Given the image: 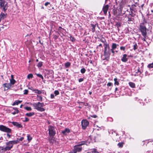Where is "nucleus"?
<instances>
[{
    "label": "nucleus",
    "instance_id": "1",
    "mask_svg": "<svg viewBox=\"0 0 153 153\" xmlns=\"http://www.w3.org/2000/svg\"><path fill=\"white\" fill-rule=\"evenodd\" d=\"M33 105L34 108L39 111L43 112L45 110V109L42 108L45 106L43 102L40 103L39 102L37 103H34Z\"/></svg>",
    "mask_w": 153,
    "mask_h": 153
},
{
    "label": "nucleus",
    "instance_id": "2",
    "mask_svg": "<svg viewBox=\"0 0 153 153\" xmlns=\"http://www.w3.org/2000/svg\"><path fill=\"white\" fill-rule=\"evenodd\" d=\"M104 55L105 58L108 57L111 54V50L108 44H105Z\"/></svg>",
    "mask_w": 153,
    "mask_h": 153
},
{
    "label": "nucleus",
    "instance_id": "3",
    "mask_svg": "<svg viewBox=\"0 0 153 153\" xmlns=\"http://www.w3.org/2000/svg\"><path fill=\"white\" fill-rule=\"evenodd\" d=\"M139 29L141 32L142 36L145 38L147 35L146 28V27L140 24Z\"/></svg>",
    "mask_w": 153,
    "mask_h": 153
},
{
    "label": "nucleus",
    "instance_id": "4",
    "mask_svg": "<svg viewBox=\"0 0 153 153\" xmlns=\"http://www.w3.org/2000/svg\"><path fill=\"white\" fill-rule=\"evenodd\" d=\"M0 6L4 12H5L8 8L7 3L4 0H0Z\"/></svg>",
    "mask_w": 153,
    "mask_h": 153
},
{
    "label": "nucleus",
    "instance_id": "5",
    "mask_svg": "<svg viewBox=\"0 0 153 153\" xmlns=\"http://www.w3.org/2000/svg\"><path fill=\"white\" fill-rule=\"evenodd\" d=\"M49 133L50 136L51 137L53 136L55 134V131L54 127L52 126H48Z\"/></svg>",
    "mask_w": 153,
    "mask_h": 153
},
{
    "label": "nucleus",
    "instance_id": "6",
    "mask_svg": "<svg viewBox=\"0 0 153 153\" xmlns=\"http://www.w3.org/2000/svg\"><path fill=\"white\" fill-rule=\"evenodd\" d=\"M0 130L2 131L7 133L11 132V130L2 125H0Z\"/></svg>",
    "mask_w": 153,
    "mask_h": 153
},
{
    "label": "nucleus",
    "instance_id": "7",
    "mask_svg": "<svg viewBox=\"0 0 153 153\" xmlns=\"http://www.w3.org/2000/svg\"><path fill=\"white\" fill-rule=\"evenodd\" d=\"M82 128L83 129H85L86 127L89 124V122L86 120H82L81 122Z\"/></svg>",
    "mask_w": 153,
    "mask_h": 153
},
{
    "label": "nucleus",
    "instance_id": "8",
    "mask_svg": "<svg viewBox=\"0 0 153 153\" xmlns=\"http://www.w3.org/2000/svg\"><path fill=\"white\" fill-rule=\"evenodd\" d=\"M4 90H7L11 87V85L9 83H5L3 85Z\"/></svg>",
    "mask_w": 153,
    "mask_h": 153
},
{
    "label": "nucleus",
    "instance_id": "9",
    "mask_svg": "<svg viewBox=\"0 0 153 153\" xmlns=\"http://www.w3.org/2000/svg\"><path fill=\"white\" fill-rule=\"evenodd\" d=\"M82 149V148L81 147H78L77 146H75L74 147V150L75 153H76L77 152H81Z\"/></svg>",
    "mask_w": 153,
    "mask_h": 153
},
{
    "label": "nucleus",
    "instance_id": "10",
    "mask_svg": "<svg viewBox=\"0 0 153 153\" xmlns=\"http://www.w3.org/2000/svg\"><path fill=\"white\" fill-rule=\"evenodd\" d=\"M109 6L107 4L103 6L102 10L103 11L105 15L107 14V10L108 9Z\"/></svg>",
    "mask_w": 153,
    "mask_h": 153
},
{
    "label": "nucleus",
    "instance_id": "11",
    "mask_svg": "<svg viewBox=\"0 0 153 153\" xmlns=\"http://www.w3.org/2000/svg\"><path fill=\"white\" fill-rule=\"evenodd\" d=\"M70 132V130L68 128H65L64 130L62 131V133L64 135H66Z\"/></svg>",
    "mask_w": 153,
    "mask_h": 153
},
{
    "label": "nucleus",
    "instance_id": "12",
    "mask_svg": "<svg viewBox=\"0 0 153 153\" xmlns=\"http://www.w3.org/2000/svg\"><path fill=\"white\" fill-rule=\"evenodd\" d=\"M7 14H5L2 12H1L0 14V22L2 20L4 19L6 17Z\"/></svg>",
    "mask_w": 153,
    "mask_h": 153
},
{
    "label": "nucleus",
    "instance_id": "13",
    "mask_svg": "<svg viewBox=\"0 0 153 153\" xmlns=\"http://www.w3.org/2000/svg\"><path fill=\"white\" fill-rule=\"evenodd\" d=\"M12 123L14 126H16L19 128L22 127V126L20 123L16 122H12Z\"/></svg>",
    "mask_w": 153,
    "mask_h": 153
},
{
    "label": "nucleus",
    "instance_id": "14",
    "mask_svg": "<svg viewBox=\"0 0 153 153\" xmlns=\"http://www.w3.org/2000/svg\"><path fill=\"white\" fill-rule=\"evenodd\" d=\"M127 56V55L126 54H124L123 55L122 58L121 59L123 62H126L127 61L128 59L126 58Z\"/></svg>",
    "mask_w": 153,
    "mask_h": 153
},
{
    "label": "nucleus",
    "instance_id": "15",
    "mask_svg": "<svg viewBox=\"0 0 153 153\" xmlns=\"http://www.w3.org/2000/svg\"><path fill=\"white\" fill-rule=\"evenodd\" d=\"M6 144L7 145L6 147L8 148L7 149L9 150H10L13 147V146L12 144L10 143V141L7 142Z\"/></svg>",
    "mask_w": 153,
    "mask_h": 153
},
{
    "label": "nucleus",
    "instance_id": "16",
    "mask_svg": "<svg viewBox=\"0 0 153 153\" xmlns=\"http://www.w3.org/2000/svg\"><path fill=\"white\" fill-rule=\"evenodd\" d=\"M10 84L13 85L15 83L16 81L13 79V76L11 75V78L10 79Z\"/></svg>",
    "mask_w": 153,
    "mask_h": 153
},
{
    "label": "nucleus",
    "instance_id": "17",
    "mask_svg": "<svg viewBox=\"0 0 153 153\" xmlns=\"http://www.w3.org/2000/svg\"><path fill=\"white\" fill-rule=\"evenodd\" d=\"M9 141L10 143L11 144H12V145L13 146V144H16L18 143V140H15L10 141Z\"/></svg>",
    "mask_w": 153,
    "mask_h": 153
},
{
    "label": "nucleus",
    "instance_id": "18",
    "mask_svg": "<svg viewBox=\"0 0 153 153\" xmlns=\"http://www.w3.org/2000/svg\"><path fill=\"white\" fill-rule=\"evenodd\" d=\"M22 102V101H20V100H16L15 101L13 104L12 105H18L19 104L21 103Z\"/></svg>",
    "mask_w": 153,
    "mask_h": 153
},
{
    "label": "nucleus",
    "instance_id": "19",
    "mask_svg": "<svg viewBox=\"0 0 153 153\" xmlns=\"http://www.w3.org/2000/svg\"><path fill=\"white\" fill-rule=\"evenodd\" d=\"M34 114V113L33 112H30L29 113H27L26 114V115L27 116L30 117L33 116Z\"/></svg>",
    "mask_w": 153,
    "mask_h": 153
},
{
    "label": "nucleus",
    "instance_id": "20",
    "mask_svg": "<svg viewBox=\"0 0 153 153\" xmlns=\"http://www.w3.org/2000/svg\"><path fill=\"white\" fill-rule=\"evenodd\" d=\"M7 148H8L6 146L5 147H3L1 146L0 147V149L4 152L6 151L7 150H9Z\"/></svg>",
    "mask_w": 153,
    "mask_h": 153
},
{
    "label": "nucleus",
    "instance_id": "21",
    "mask_svg": "<svg viewBox=\"0 0 153 153\" xmlns=\"http://www.w3.org/2000/svg\"><path fill=\"white\" fill-rule=\"evenodd\" d=\"M91 25L92 27V32H94L95 30V28L96 27V25H94L93 24H91Z\"/></svg>",
    "mask_w": 153,
    "mask_h": 153
},
{
    "label": "nucleus",
    "instance_id": "22",
    "mask_svg": "<svg viewBox=\"0 0 153 153\" xmlns=\"http://www.w3.org/2000/svg\"><path fill=\"white\" fill-rule=\"evenodd\" d=\"M114 84L115 85H119V82L117 81V78H115L114 79Z\"/></svg>",
    "mask_w": 153,
    "mask_h": 153
},
{
    "label": "nucleus",
    "instance_id": "23",
    "mask_svg": "<svg viewBox=\"0 0 153 153\" xmlns=\"http://www.w3.org/2000/svg\"><path fill=\"white\" fill-rule=\"evenodd\" d=\"M33 91H34L35 93H37L39 94H41L42 93V91L40 90H39L37 89H35L33 90Z\"/></svg>",
    "mask_w": 153,
    "mask_h": 153
},
{
    "label": "nucleus",
    "instance_id": "24",
    "mask_svg": "<svg viewBox=\"0 0 153 153\" xmlns=\"http://www.w3.org/2000/svg\"><path fill=\"white\" fill-rule=\"evenodd\" d=\"M117 45L115 43H113L112 45V50H114L117 48Z\"/></svg>",
    "mask_w": 153,
    "mask_h": 153
},
{
    "label": "nucleus",
    "instance_id": "25",
    "mask_svg": "<svg viewBox=\"0 0 153 153\" xmlns=\"http://www.w3.org/2000/svg\"><path fill=\"white\" fill-rule=\"evenodd\" d=\"M13 109H14L15 110V111H14V112H13L12 113V114H13V115L15 114H16V113H18L19 112V111L17 109V108H13Z\"/></svg>",
    "mask_w": 153,
    "mask_h": 153
},
{
    "label": "nucleus",
    "instance_id": "26",
    "mask_svg": "<svg viewBox=\"0 0 153 153\" xmlns=\"http://www.w3.org/2000/svg\"><path fill=\"white\" fill-rule=\"evenodd\" d=\"M36 75L39 77L41 78L42 80L44 78L43 76L41 74H38L36 73H35Z\"/></svg>",
    "mask_w": 153,
    "mask_h": 153
},
{
    "label": "nucleus",
    "instance_id": "27",
    "mask_svg": "<svg viewBox=\"0 0 153 153\" xmlns=\"http://www.w3.org/2000/svg\"><path fill=\"white\" fill-rule=\"evenodd\" d=\"M129 85L132 88H134L135 86V84L133 82H130L129 83Z\"/></svg>",
    "mask_w": 153,
    "mask_h": 153
},
{
    "label": "nucleus",
    "instance_id": "28",
    "mask_svg": "<svg viewBox=\"0 0 153 153\" xmlns=\"http://www.w3.org/2000/svg\"><path fill=\"white\" fill-rule=\"evenodd\" d=\"M33 77V75L32 74H30L28 75L27 76V78L28 79L30 78H32Z\"/></svg>",
    "mask_w": 153,
    "mask_h": 153
},
{
    "label": "nucleus",
    "instance_id": "29",
    "mask_svg": "<svg viewBox=\"0 0 153 153\" xmlns=\"http://www.w3.org/2000/svg\"><path fill=\"white\" fill-rule=\"evenodd\" d=\"M70 65V63L69 62H67L65 64V66L66 68L68 67Z\"/></svg>",
    "mask_w": 153,
    "mask_h": 153
},
{
    "label": "nucleus",
    "instance_id": "30",
    "mask_svg": "<svg viewBox=\"0 0 153 153\" xmlns=\"http://www.w3.org/2000/svg\"><path fill=\"white\" fill-rule=\"evenodd\" d=\"M128 21L129 22L130 21H133V20L134 19L132 18H131L129 16H128Z\"/></svg>",
    "mask_w": 153,
    "mask_h": 153
},
{
    "label": "nucleus",
    "instance_id": "31",
    "mask_svg": "<svg viewBox=\"0 0 153 153\" xmlns=\"http://www.w3.org/2000/svg\"><path fill=\"white\" fill-rule=\"evenodd\" d=\"M85 143L83 142H81L80 143H78V144L77 145H76V146H77L78 147H79L80 146H81L82 145H83L85 144Z\"/></svg>",
    "mask_w": 153,
    "mask_h": 153
},
{
    "label": "nucleus",
    "instance_id": "32",
    "mask_svg": "<svg viewBox=\"0 0 153 153\" xmlns=\"http://www.w3.org/2000/svg\"><path fill=\"white\" fill-rule=\"evenodd\" d=\"M123 143H119L117 145L119 147H122L123 146Z\"/></svg>",
    "mask_w": 153,
    "mask_h": 153
},
{
    "label": "nucleus",
    "instance_id": "33",
    "mask_svg": "<svg viewBox=\"0 0 153 153\" xmlns=\"http://www.w3.org/2000/svg\"><path fill=\"white\" fill-rule=\"evenodd\" d=\"M42 62H39V63H38L37 65V66L38 67H41L42 66Z\"/></svg>",
    "mask_w": 153,
    "mask_h": 153
},
{
    "label": "nucleus",
    "instance_id": "34",
    "mask_svg": "<svg viewBox=\"0 0 153 153\" xmlns=\"http://www.w3.org/2000/svg\"><path fill=\"white\" fill-rule=\"evenodd\" d=\"M148 67L149 68H153V62L152 63L149 64L148 65Z\"/></svg>",
    "mask_w": 153,
    "mask_h": 153
},
{
    "label": "nucleus",
    "instance_id": "35",
    "mask_svg": "<svg viewBox=\"0 0 153 153\" xmlns=\"http://www.w3.org/2000/svg\"><path fill=\"white\" fill-rule=\"evenodd\" d=\"M27 139L28 140V141H30L32 139V137L30 136V135L29 134L27 135Z\"/></svg>",
    "mask_w": 153,
    "mask_h": 153
},
{
    "label": "nucleus",
    "instance_id": "36",
    "mask_svg": "<svg viewBox=\"0 0 153 153\" xmlns=\"http://www.w3.org/2000/svg\"><path fill=\"white\" fill-rule=\"evenodd\" d=\"M85 71L86 70L85 69V68H84L81 69L80 71L81 73H82V74L84 73L85 72Z\"/></svg>",
    "mask_w": 153,
    "mask_h": 153
},
{
    "label": "nucleus",
    "instance_id": "37",
    "mask_svg": "<svg viewBox=\"0 0 153 153\" xmlns=\"http://www.w3.org/2000/svg\"><path fill=\"white\" fill-rule=\"evenodd\" d=\"M137 44H135L133 46V49L134 50H135L137 48Z\"/></svg>",
    "mask_w": 153,
    "mask_h": 153
},
{
    "label": "nucleus",
    "instance_id": "38",
    "mask_svg": "<svg viewBox=\"0 0 153 153\" xmlns=\"http://www.w3.org/2000/svg\"><path fill=\"white\" fill-rule=\"evenodd\" d=\"M25 109L27 111H30L32 110L31 108L30 107H27L25 108Z\"/></svg>",
    "mask_w": 153,
    "mask_h": 153
},
{
    "label": "nucleus",
    "instance_id": "39",
    "mask_svg": "<svg viewBox=\"0 0 153 153\" xmlns=\"http://www.w3.org/2000/svg\"><path fill=\"white\" fill-rule=\"evenodd\" d=\"M28 91L27 90H26V89L24 91L23 94H25V95L27 94H28Z\"/></svg>",
    "mask_w": 153,
    "mask_h": 153
},
{
    "label": "nucleus",
    "instance_id": "40",
    "mask_svg": "<svg viewBox=\"0 0 153 153\" xmlns=\"http://www.w3.org/2000/svg\"><path fill=\"white\" fill-rule=\"evenodd\" d=\"M100 41L101 42L104 43V45L105 44V42H106V41L105 40L104 38L101 39H100Z\"/></svg>",
    "mask_w": 153,
    "mask_h": 153
},
{
    "label": "nucleus",
    "instance_id": "41",
    "mask_svg": "<svg viewBox=\"0 0 153 153\" xmlns=\"http://www.w3.org/2000/svg\"><path fill=\"white\" fill-rule=\"evenodd\" d=\"M54 93L55 94V95L56 96L59 94V92L58 91L56 90L54 91Z\"/></svg>",
    "mask_w": 153,
    "mask_h": 153
},
{
    "label": "nucleus",
    "instance_id": "42",
    "mask_svg": "<svg viewBox=\"0 0 153 153\" xmlns=\"http://www.w3.org/2000/svg\"><path fill=\"white\" fill-rule=\"evenodd\" d=\"M117 27L118 28L119 27L121 26V24L120 23H117L116 25Z\"/></svg>",
    "mask_w": 153,
    "mask_h": 153
},
{
    "label": "nucleus",
    "instance_id": "43",
    "mask_svg": "<svg viewBox=\"0 0 153 153\" xmlns=\"http://www.w3.org/2000/svg\"><path fill=\"white\" fill-rule=\"evenodd\" d=\"M92 152L95 153H99V152L97 151V149H92Z\"/></svg>",
    "mask_w": 153,
    "mask_h": 153
},
{
    "label": "nucleus",
    "instance_id": "44",
    "mask_svg": "<svg viewBox=\"0 0 153 153\" xmlns=\"http://www.w3.org/2000/svg\"><path fill=\"white\" fill-rule=\"evenodd\" d=\"M24 138L23 137H22L18 139L17 138V140H18V143L19 141H22L24 139Z\"/></svg>",
    "mask_w": 153,
    "mask_h": 153
},
{
    "label": "nucleus",
    "instance_id": "45",
    "mask_svg": "<svg viewBox=\"0 0 153 153\" xmlns=\"http://www.w3.org/2000/svg\"><path fill=\"white\" fill-rule=\"evenodd\" d=\"M120 49L121 50H123V51H124L125 49V47L121 46L120 47Z\"/></svg>",
    "mask_w": 153,
    "mask_h": 153
},
{
    "label": "nucleus",
    "instance_id": "46",
    "mask_svg": "<svg viewBox=\"0 0 153 153\" xmlns=\"http://www.w3.org/2000/svg\"><path fill=\"white\" fill-rule=\"evenodd\" d=\"M112 84L111 82H108L107 84V85L108 86H110L112 85Z\"/></svg>",
    "mask_w": 153,
    "mask_h": 153
},
{
    "label": "nucleus",
    "instance_id": "47",
    "mask_svg": "<svg viewBox=\"0 0 153 153\" xmlns=\"http://www.w3.org/2000/svg\"><path fill=\"white\" fill-rule=\"evenodd\" d=\"M83 80H84V79L83 78H81L79 79V82H81L83 81Z\"/></svg>",
    "mask_w": 153,
    "mask_h": 153
},
{
    "label": "nucleus",
    "instance_id": "48",
    "mask_svg": "<svg viewBox=\"0 0 153 153\" xmlns=\"http://www.w3.org/2000/svg\"><path fill=\"white\" fill-rule=\"evenodd\" d=\"M37 96L39 98V100H40L41 101H42V97L41 96Z\"/></svg>",
    "mask_w": 153,
    "mask_h": 153
},
{
    "label": "nucleus",
    "instance_id": "49",
    "mask_svg": "<svg viewBox=\"0 0 153 153\" xmlns=\"http://www.w3.org/2000/svg\"><path fill=\"white\" fill-rule=\"evenodd\" d=\"M50 4V2H46L45 4V5L47 6L48 4Z\"/></svg>",
    "mask_w": 153,
    "mask_h": 153
},
{
    "label": "nucleus",
    "instance_id": "50",
    "mask_svg": "<svg viewBox=\"0 0 153 153\" xmlns=\"http://www.w3.org/2000/svg\"><path fill=\"white\" fill-rule=\"evenodd\" d=\"M91 117H92L96 118L97 117V116L96 115L94 114L91 116Z\"/></svg>",
    "mask_w": 153,
    "mask_h": 153
},
{
    "label": "nucleus",
    "instance_id": "51",
    "mask_svg": "<svg viewBox=\"0 0 153 153\" xmlns=\"http://www.w3.org/2000/svg\"><path fill=\"white\" fill-rule=\"evenodd\" d=\"M54 96L53 94H52L51 95V98H54Z\"/></svg>",
    "mask_w": 153,
    "mask_h": 153
},
{
    "label": "nucleus",
    "instance_id": "52",
    "mask_svg": "<svg viewBox=\"0 0 153 153\" xmlns=\"http://www.w3.org/2000/svg\"><path fill=\"white\" fill-rule=\"evenodd\" d=\"M25 121L27 122L29 120V119L28 118H27L26 117V118H25Z\"/></svg>",
    "mask_w": 153,
    "mask_h": 153
},
{
    "label": "nucleus",
    "instance_id": "53",
    "mask_svg": "<svg viewBox=\"0 0 153 153\" xmlns=\"http://www.w3.org/2000/svg\"><path fill=\"white\" fill-rule=\"evenodd\" d=\"M114 50H112V49L110 50L111 51L112 53H113V54H114Z\"/></svg>",
    "mask_w": 153,
    "mask_h": 153
},
{
    "label": "nucleus",
    "instance_id": "54",
    "mask_svg": "<svg viewBox=\"0 0 153 153\" xmlns=\"http://www.w3.org/2000/svg\"><path fill=\"white\" fill-rule=\"evenodd\" d=\"M29 89L31 90H32L33 91V90H34L33 89V88L32 87H31V88H29Z\"/></svg>",
    "mask_w": 153,
    "mask_h": 153
},
{
    "label": "nucleus",
    "instance_id": "55",
    "mask_svg": "<svg viewBox=\"0 0 153 153\" xmlns=\"http://www.w3.org/2000/svg\"><path fill=\"white\" fill-rule=\"evenodd\" d=\"M7 136L9 138L10 137V135L8 133L7 134Z\"/></svg>",
    "mask_w": 153,
    "mask_h": 153
},
{
    "label": "nucleus",
    "instance_id": "56",
    "mask_svg": "<svg viewBox=\"0 0 153 153\" xmlns=\"http://www.w3.org/2000/svg\"><path fill=\"white\" fill-rule=\"evenodd\" d=\"M68 153H75L74 151V150H73V152H69Z\"/></svg>",
    "mask_w": 153,
    "mask_h": 153
},
{
    "label": "nucleus",
    "instance_id": "57",
    "mask_svg": "<svg viewBox=\"0 0 153 153\" xmlns=\"http://www.w3.org/2000/svg\"><path fill=\"white\" fill-rule=\"evenodd\" d=\"M142 40L144 41H146V40L144 38H142Z\"/></svg>",
    "mask_w": 153,
    "mask_h": 153
},
{
    "label": "nucleus",
    "instance_id": "58",
    "mask_svg": "<svg viewBox=\"0 0 153 153\" xmlns=\"http://www.w3.org/2000/svg\"><path fill=\"white\" fill-rule=\"evenodd\" d=\"M92 94V92L91 91L89 92V94L91 95Z\"/></svg>",
    "mask_w": 153,
    "mask_h": 153
},
{
    "label": "nucleus",
    "instance_id": "59",
    "mask_svg": "<svg viewBox=\"0 0 153 153\" xmlns=\"http://www.w3.org/2000/svg\"><path fill=\"white\" fill-rule=\"evenodd\" d=\"M117 89H118L117 88H115V91H117Z\"/></svg>",
    "mask_w": 153,
    "mask_h": 153
},
{
    "label": "nucleus",
    "instance_id": "60",
    "mask_svg": "<svg viewBox=\"0 0 153 153\" xmlns=\"http://www.w3.org/2000/svg\"><path fill=\"white\" fill-rule=\"evenodd\" d=\"M99 46H102V45L101 44H100L99 45Z\"/></svg>",
    "mask_w": 153,
    "mask_h": 153
},
{
    "label": "nucleus",
    "instance_id": "61",
    "mask_svg": "<svg viewBox=\"0 0 153 153\" xmlns=\"http://www.w3.org/2000/svg\"><path fill=\"white\" fill-rule=\"evenodd\" d=\"M23 106V105H21L20 106V108H22V106Z\"/></svg>",
    "mask_w": 153,
    "mask_h": 153
},
{
    "label": "nucleus",
    "instance_id": "62",
    "mask_svg": "<svg viewBox=\"0 0 153 153\" xmlns=\"http://www.w3.org/2000/svg\"><path fill=\"white\" fill-rule=\"evenodd\" d=\"M138 72H140V74H141V73L139 71V70H138Z\"/></svg>",
    "mask_w": 153,
    "mask_h": 153
},
{
    "label": "nucleus",
    "instance_id": "63",
    "mask_svg": "<svg viewBox=\"0 0 153 153\" xmlns=\"http://www.w3.org/2000/svg\"><path fill=\"white\" fill-rule=\"evenodd\" d=\"M36 62H38V59H36Z\"/></svg>",
    "mask_w": 153,
    "mask_h": 153
},
{
    "label": "nucleus",
    "instance_id": "64",
    "mask_svg": "<svg viewBox=\"0 0 153 153\" xmlns=\"http://www.w3.org/2000/svg\"><path fill=\"white\" fill-rule=\"evenodd\" d=\"M49 141H50V142H52L51 140H49Z\"/></svg>",
    "mask_w": 153,
    "mask_h": 153
}]
</instances>
